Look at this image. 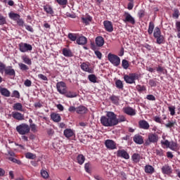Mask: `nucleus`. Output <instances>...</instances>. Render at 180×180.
Here are the masks:
<instances>
[{
	"mask_svg": "<svg viewBox=\"0 0 180 180\" xmlns=\"http://www.w3.org/2000/svg\"><path fill=\"white\" fill-rule=\"evenodd\" d=\"M18 67L20 68V70H21V71H27L29 70V66L25 65V63H18Z\"/></svg>",
	"mask_w": 180,
	"mask_h": 180,
	"instance_id": "obj_43",
	"label": "nucleus"
},
{
	"mask_svg": "<svg viewBox=\"0 0 180 180\" xmlns=\"http://www.w3.org/2000/svg\"><path fill=\"white\" fill-rule=\"evenodd\" d=\"M30 129L33 133H36L37 131V126L35 124H31L30 125Z\"/></svg>",
	"mask_w": 180,
	"mask_h": 180,
	"instance_id": "obj_57",
	"label": "nucleus"
},
{
	"mask_svg": "<svg viewBox=\"0 0 180 180\" xmlns=\"http://www.w3.org/2000/svg\"><path fill=\"white\" fill-rule=\"evenodd\" d=\"M136 91H138V92H144L147 91V88H146V86H141L140 84L136 85Z\"/></svg>",
	"mask_w": 180,
	"mask_h": 180,
	"instance_id": "obj_41",
	"label": "nucleus"
},
{
	"mask_svg": "<svg viewBox=\"0 0 180 180\" xmlns=\"http://www.w3.org/2000/svg\"><path fill=\"white\" fill-rule=\"evenodd\" d=\"M18 47L21 53H27V51L33 50V46L27 43L21 42L18 44Z\"/></svg>",
	"mask_w": 180,
	"mask_h": 180,
	"instance_id": "obj_8",
	"label": "nucleus"
},
{
	"mask_svg": "<svg viewBox=\"0 0 180 180\" xmlns=\"http://www.w3.org/2000/svg\"><path fill=\"white\" fill-rule=\"evenodd\" d=\"M115 86L117 89H123V82L120 79L115 81Z\"/></svg>",
	"mask_w": 180,
	"mask_h": 180,
	"instance_id": "obj_40",
	"label": "nucleus"
},
{
	"mask_svg": "<svg viewBox=\"0 0 180 180\" xmlns=\"http://www.w3.org/2000/svg\"><path fill=\"white\" fill-rule=\"evenodd\" d=\"M108 59L111 64H113L115 67H119L120 65V58L115 54L108 53Z\"/></svg>",
	"mask_w": 180,
	"mask_h": 180,
	"instance_id": "obj_7",
	"label": "nucleus"
},
{
	"mask_svg": "<svg viewBox=\"0 0 180 180\" xmlns=\"http://www.w3.org/2000/svg\"><path fill=\"white\" fill-rule=\"evenodd\" d=\"M123 22L124 23H131V25H136V20L131 15L127 12H124L123 14Z\"/></svg>",
	"mask_w": 180,
	"mask_h": 180,
	"instance_id": "obj_9",
	"label": "nucleus"
},
{
	"mask_svg": "<svg viewBox=\"0 0 180 180\" xmlns=\"http://www.w3.org/2000/svg\"><path fill=\"white\" fill-rule=\"evenodd\" d=\"M103 25L106 32H108L109 33H112V32H113V24H112V22L109 20H105L103 22Z\"/></svg>",
	"mask_w": 180,
	"mask_h": 180,
	"instance_id": "obj_15",
	"label": "nucleus"
},
{
	"mask_svg": "<svg viewBox=\"0 0 180 180\" xmlns=\"http://www.w3.org/2000/svg\"><path fill=\"white\" fill-rule=\"evenodd\" d=\"M44 12L48 13L49 15H54V10H53V7H51L49 4H46L43 6Z\"/></svg>",
	"mask_w": 180,
	"mask_h": 180,
	"instance_id": "obj_23",
	"label": "nucleus"
},
{
	"mask_svg": "<svg viewBox=\"0 0 180 180\" xmlns=\"http://www.w3.org/2000/svg\"><path fill=\"white\" fill-rule=\"evenodd\" d=\"M105 146L108 150H116V142L112 139H107L105 141Z\"/></svg>",
	"mask_w": 180,
	"mask_h": 180,
	"instance_id": "obj_12",
	"label": "nucleus"
},
{
	"mask_svg": "<svg viewBox=\"0 0 180 180\" xmlns=\"http://www.w3.org/2000/svg\"><path fill=\"white\" fill-rule=\"evenodd\" d=\"M11 116L15 120H25V115L18 111L12 112Z\"/></svg>",
	"mask_w": 180,
	"mask_h": 180,
	"instance_id": "obj_16",
	"label": "nucleus"
},
{
	"mask_svg": "<svg viewBox=\"0 0 180 180\" xmlns=\"http://www.w3.org/2000/svg\"><path fill=\"white\" fill-rule=\"evenodd\" d=\"M6 75H9L10 77H15V72L13 68H12L11 66H8L4 70Z\"/></svg>",
	"mask_w": 180,
	"mask_h": 180,
	"instance_id": "obj_21",
	"label": "nucleus"
},
{
	"mask_svg": "<svg viewBox=\"0 0 180 180\" xmlns=\"http://www.w3.org/2000/svg\"><path fill=\"white\" fill-rule=\"evenodd\" d=\"M95 41L97 47H102L105 44V39L101 36L96 37Z\"/></svg>",
	"mask_w": 180,
	"mask_h": 180,
	"instance_id": "obj_22",
	"label": "nucleus"
},
{
	"mask_svg": "<svg viewBox=\"0 0 180 180\" xmlns=\"http://www.w3.org/2000/svg\"><path fill=\"white\" fill-rule=\"evenodd\" d=\"M21 58L25 64H27V65H32V59L29 56L25 55L22 56Z\"/></svg>",
	"mask_w": 180,
	"mask_h": 180,
	"instance_id": "obj_32",
	"label": "nucleus"
},
{
	"mask_svg": "<svg viewBox=\"0 0 180 180\" xmlns=\"http://www.w3.org/2000/svg\"><path fill=\"white\" fill-rule=\"evenodd\" d=\"M68 111L70 112V113H75V112H77V108L74 105H71L69 107Z\"/></svg>",
	"mask_w": 180,
	"mask_h": 180,
	"instance_id": "obj_62",
	"label": "nucleus"
},
{
	"mask_svg": "<svg viewBox=\"0 0 180 180\" xmlns=\"http://www.w3.org/2000/svg\"><path fill=\"white\" fill-rule=\"evenodd\" d=\"M110 101H111L112 103H114V105H119L120 98L117 96L112 95L110 96Z\"/></svg>",
	"mask_w": 180,
	"mask_h": 180,
	"instance_id": "obj_31",
	"label": "nucleus"
},
{
	"mask_svg": "<svg viewBox=\"0 0 180 180\" xmlns=\"http://www.w3.org/2000/svg\"><path fill=\"white\" fill-rule=\"evenodd\" d=\"M77 161L79 165H82V164L85 162V156H84V155H79L77 157Z\"/></svg>",
	"mask_w": 180,
	"mask_h": 180,
	"instance_id": "obj_33",
	"label": "nucleus"
},
{
	"mask_svg": "<svg viewBox=\"0 0 180 180\" xmlns=\"http://www.w3.org/2000/svg\"><path fill=\"white\" fill-rule=\"evenodd\" d=\"M172 17L175 19H178V18H179V10H178V8L174 9V13L172 14Z\"/></svg>",
	"mask_w": 180,
	"mask_h": 180,
	"instance_id": "obj_49",
	"label": "nucleus"
},
{
	"mask_svg": "<svg viewBox=\"0 0 180 180\" xmlns=\"http://www.w3.org/2000/svg\"><path fill=\"white\" fill-rule=\"evenodd\" d=\"M154 22H150L149 25H148V34H153V32H154Z\"/></svg>",
	"mask_w": 180,
	"mask_h": 180,
	"instance_id": "obj_38",
	"label": "nucleus"
},
{
	"mask_svg": "<svg viewBox=\"0 0 180 180\" xmlns=\"http://www.w3.org/2000/svg\"><path fill=\"white\" fill-rule=\"evenodd\" d=\"M38 78H39V79H41L42 81H48V80H49V79H47V77L45 76V75H43V74H39V75H38Z\"/></svg>",
	"mask_w": 180,
	"mask_h": 180,
	"instance_id": "obj_63",
	"label": "nucleus"
},
{
	"mask_svg": "<svg viewBox=\"0 0 180 180\" xmlns=\"http://www.w3.org/2000/svg\"><path fill=\"white\" fill-rule=\"evenodd\" d=\"M124 113L129 115V116H136V110L131 107H125L123 108Z\"/></svg>",
	"mask_w": 180,
	"mask_h": 180,
	"instance_id": "obj_18",
	"label": "nucleus"
},
{
	"mask_svg": "<svg viewBox=\"0 0 180 180\" xmlns=\"http://www.w3.org/2000/svg\"><path fill=\"white\" fill-rule=\"evenodd\" d=\"M153 120L155 122H156V123H160V124H164V121H162V120L161 119V117H158V116H155L153 119Z\"/></svg>",
	"mask_w": 180,
	"mask_h": 180,
	"instance_id": "obj_56",
	"label": "nucleus"
},
{
	"mask_svg": "<svg viewBox=\"0 0 180 180\" xmlns=\"http://www.w3.org/2000/svg\"><path fill=\"white\" fill-rule=\"evenodd\" d=\"M40 174H41L42 178H44V179H47L49 176V172H47V171H46L44 169H41L40 172Z\"/></svg>",
	"mask_w": 180,
	"mask_h": 180,
	"instance_id": "obj_47",
	"label": "nucleus"
},
{
	"mask_svg": "<svg viewBox=\"0 0 180 180\" xmlns=\"http://www.w3.org/2000/svg\"><path fill=\"white\" fill-rule=\"evenodd\" d=\"M155 169L153 166L148 165L145 166V172L146 174H154Z\"/></svg>",
	"mask_w": 180,
	"mask_h": 180,
	"instance_id": "obj_30",
	"label": "nucleus"
},
{
	"mask_svg": "<svg viewBox=\"0 0 180 180\" xmlns=\"http://www.w3.org/2000/svg\"><path fill=\"white\" fill-rule=\"evenodd\" d=\"M136 79H139V74L137 73H129L124 75V81L127 84H136Z\"/></svg>",
	"mask_w": 180,
	"mask_h": 180,
	"instance_id": "obj_6",
	"label": "nucleus"
},
{
	"mask_svg": "<svg viewBox=\"0 0 180 180\" xmlns=\"http://www.w3.org/2000/svg\"><path fill=\"white\" fill-rule=\"evenodd\" d=\"M90 167H91V163L87 162L84 165V169L86 172H87L88 174L91 172V169H89Z\"/></svg>",
	"mask_w": 180,
	"mask_h": 180,
	"instance_id": "obj_59",
	"label": "nucleus"
},
{
	"mask_svg": "<svg viewBox=\"0 0 180 180\" xmlns=\"http://www.w3.org/2000/svg\"><path fill=\"white\" fill-rule=\"evenodd\" d=\"M6 25V18L0 14V25Z\"/></svg>",
	"mask_w": 180,
	"mask_h": 180,
	"instance_id": "obj_50",
	"label": "nucleus"
},
{
	"mask_svg": "<svg viewBox=\"0 0 180 180\" xmlns=\"http://www.w3.org/2000/svg\"><path fill=\"white\" fill-rule=\"evenodd\" d=\"M82 71L85 72H89V74H94V69L92 68H89V65L86 63H83L80 65Z\"/></svg>",
	"mask_w": 180,
	"mask_h": 180,
	"instance_id": "obj_17",
	"label": "nucleus"
},
{
	"mask_svg": "<svg viewBox=\"0 0 180 180\" xmlns=\"http://www.w3.org/2000/svg\"><path fill=\"white\" fill-rule=\"evenodd\" d=\"M156 71L158 72V74H165V72H167V70H165L164 68L158 65V67L156 68Z\"/></svg>",
	"mask_w": 180,
	"mask_h": 180,
	"instance_id": "obj_48",
	"label": "nucleus"
},
{
	"mask_svg": "<svg viewBox=\"0 0 180 180\" xmlns=\"http://www.w3.org/2000/svg\"><path fill=\"white\" fill-rule=\"evenodd\" d=\"M8 160L9 161H11V162H14L15 164H18V165H21L22 162L20 160L15 159V157H9L8 158Z\"/></svg>",
	"mask_w": 180,
	"mask_h": 180,
	"instance_id": "obj_39",
	"label": "nucleus"
},
{
	"mask_svg": "<svg viewBox=\"0 0 180 180\" xmlns=\"http://www.w3.org/2000/svg\"><path fill=\"white\" fill-rule=\"evenodd\" d=\"M153 37L156 39L157 44H164L165 43V37L161 33V30L158 27H155L153 32Z\"/></svg>",
	"mask_w": 180,
	"mask_h": 180,
	"instance_id": "obj_3",
	"label": "nucleus"
},
{
	"mask_svg": "<svg viewBox=\"0 0 180 180\" xmlns=\"http://www.w3.org/2000/svg\"><path fill=\"white\" fill-rule=\"evenodd\" d=\"M168 109L171 116H174L175 115V106H169L168 107Z\"/></svg>",
	"mask_w": 180,
	"mask_h": 180,
	"instance_id": "obj_60",
	"label": "nucleus"
},
{
	"mask_svg": "<svg viewBox=\"0 0 180 180\" xmlns=\"http://www.w3.org/2000/svg\"><path fill=\"white\" fill-rule=\"evenodd\" d=\"M77 44H79V46H85L87 43V39L86 37H79L77 39Z\"/></svg>",
	"mask_w": 180,
	"mask_h": 180,
	"instance_id": "obj_25",
	"label": "nucleus"
},
{
	"mask_svg": "<svg viewBox=\"0 0 180 180\" xmlns=\"http://www.w3.org/2000/svg\"><path fill=\"white\" fill-rule=\"evenodd\" d=\"M162 174L163 175H171L172 174L173 170L172 167L169 166V165L167 164L162 167L161 168Z\"/></svg>",
	"mask_w": 180,
	"mask_h": 180,
	"instance_id": "obj_11",
	"label": "nucleus"
},
{
	"mask_svg": "<svg viewBox=\"0 0 180 180\" xmlns=\"http://www.w3.org/2000/svg\"><path fill=\"white\" fill-rule=\"evenodd\" d=\"M139 129H143V130H148L150 129V124L146 120H141L139 122Z\"/></svg>",
	"mask_w": 180,
	"mask_h": 180,
	"instance_id": "obj_14",
	"label": "nucleus"
},
{
	"mask_svg": "<svg viewBox=\"0 0 180 180\" xmlns=\"http://www.w3.org/2000/svg\"><path fill=\"white\" fill-rule=\"evenodd\" d=\"M82 20L83 23H84L86 25H89V22H92V17L88 16L86 18H82Z\"/></svg>",
	"mask_w": 180,
	"mask_h": 180,
	"instance_id": "obj_42",
	"label": "nucleus"
},
{
	"mask_svg": "<svg viewBox=\"0 0 180 180\" xmlns=\"http://www.w3.org/2000/svg\"><path fill=\"white\" fill-rule=\"evenodd\" d=\"M141 158V156L139 153H134L131 156V160L134 164H137L138 162H140Z\"/></svg>",
	"mask_w": 180,
	"mask_h": 180,
	"instance_id": "obj_28",
	"label": "nucleus"
},
{
	"mask_svg": "<svg viewBox=\"0 0 180 180\" xmlns=\"http://www.w3.org/2000/svg\"><path fill=\"white\" fill-rule=\"evenodd\" d=\"M160 144H162V146H166V147L167 148H169V146L171 145V142H169L168 140L161 141Z\"/></svg>",
	"mask_w": 180,
	"mask_h": 180,
	"instance_id": "obj_55",
	"label": "nucleus"
},
{
	"mask_svg": "<svg viewBox=\"0 0 180 180\" xmlns=\"http://www.w3.org/2000/svg\"><path fill=\"white\" fill-rule=\"evenodd\" d=\"M8 17L11 20H14V22H16L17 25H18L21 27H25V21L22 18H20V15L13 13V11H11L8 13Z\"/></svg>",
	"mask_w": 180,
	"mask_h": 180,
	"instance_id": "obj_5",
	"label": "nucleus"
},
{
	"mask_svg": "<svg viewBox=\"0 0 180 180\" xmlns=\"http://www.w3.org/2000/svg\"><path fill=\"white\" fill-rule=\"evenodd\" d=\"M88 112V108L84 105H79L77 107L76 113L77 115H85Z\"/></svg>",
	"mask_w": 180,
	"mask_h": 180,
	"instance_id": "obj_20",
	"label": "nucleus"
},
{
	"mask_svg": "<svg viewBox=\"0 0 180 180\" xmlns=\"http://www.w3.org/2000/svg\"><path fill=\"white\" fill-rule=\"evenodd\" d=\"M51 118L56 122L58 123L59 122H61V116L60 114L57 113H52L51 114Z\"/></svg>",
	"mask_w": 180,
	"mask_h": 180,
	"instance_id": "obj_26",
	"label": "nucleus"
},
{
	"mask_svg": "<svg viewBox=\"0 0 180 180\" xmlns=\"http://www.w3.org/2000/svg\"><path fill=\"white\" fill-rule=\"evenodd\" d=\"M13 110H16V112H25L23 109V105L20 103H14L13 105Z\"/></svg>",
	"mask_w": 180,
	"mask_h": 180,
	"instance_id": "obj_24",
	"label": "nucleus"
},
{
	"mask_svg": "<svg viewBox=\"0 0 180 180\" xmlns=\"http://www.w3.org/2000/svg\"><path fill=\"white\" fill-rule=\"evenodd\" d=\"M177 148H178V143H176V142H174V141H171L170 142V146L169 147V148L170 150H172L173 151H175Z\"/></svg>",
	"mask_w": 180,
	"mask_h": 180,
	"instance_id": "obj_44",
	"label": "nucleus"
},
{
	"mask_svg": "<svg viewBox=\"0 0 180 180\" xmlns=\"http://www.w3.org/2000/svg\"><path fill=\"white\" fill-rule=\"evenodd\" d=\"M66 98H77V93L74 91H68L63 94Z\"/></svg>",
	"mask_w": 180,
	"mask_h": 180,
	"instance_id": "obj_36",
	"label": "nucleus"
},
{
	"mask_svg": "<svg viewBox=\"0 0 180 180\" xmlns=\"http://www.w3.org/2000/svg\"><path fill=\"white\" fill-rule=\"evenodd\" d=\"M16 131L21 136H26L30 133V127L26 123H22L15 128Z\"/></svg>",
	"mask_w": 180,
	"mask_h": 180,
	"instance_id": "obj_4",
	"label": "nucleus"
},
{
	"mask_svg": "<svg viewBox=\"0 0 180 180\" xmlns=\"http://www.w3.org/2000/svg\"><path fill=\"white\" fill-rule=\"evenodd\" d=\"M100 122L104 127H113V126H117L122 122H126V117L120 115L117 118V115L115 112L108 111L105 115L101 116Z\"/></svg>",
	"mask_w": 180,
	"mask_h": 180,
	"instance_id": "obj_1",
	"label": "nucleus"
},
{
	"mask_svg": "<svg viewBox=\"0 0 180 180\" xmlns=\"http://www.w3.org/2000/svg\"><path fill=\"white\" fill-rule=\"evenodd\" d=\"M148 84H149L150 86H152V87L157 86V81H155L153 79H149Z\"/></svg>",
	"mask_w": 180,
	"mask_h": 180,
	"instance_id": "obj_58",
	"label": "nucleus"
},
{
	"mask_svg": "<svg viewBox=\"0 0 180 180\" xmlns=\"http://www.w3.org/2000/svg\"><path fill=\"white\" fill-rule=\"evenodd\" d=\"M58 5L62 6H65L67 5L68 0H56Z\"/></svg>",
	"mask_w": 180,
	"mask_h": 180,
	"instance_id": "obj_52",
	"label": "nucleus"
},
{
	"mask_svg": "<svg viewBox=\"0 0 180 180\" xmlns=\"http://www.w3.org/2000/svg\"><path fill=\"white\" fill-rule=\"evenodd\" d=\"M25 158H27L28 160H34L36 159V155L30 152H28L25 153Z\"/></svg>",
	"mask_w": 180,
	"mask_h": 180,
	"instance_id": "obj_46",
	"label": "nucleus"
},
{
	"mask_svg": "<svg viewBox=\"0 0 180 180\" xmlns=\"http://www.w3.org/2000/svg\"><path fill=\"white\" fill-rule=\"evenodd\" d=\"M175 125V121H168L167 124H165V127H167L169 129H171V127H174Z\"/></svg>",
	"mask_w": 180,
	"mask_h": 180,
	"instance_id": "obj_53",
	"label": "nucleus"
},
{
	"mask_svg": "<svg viewBox=\"0 0 180 180\" xmlns=\"http://www.w3.org/2000/svg\"><path fill=\"white\" fill-rule=\"evenodd\" d=\"M63 134L67 139H70V137H72L74 136V131L71 129H66L63 131Z\"/></svg>",
	"mask_w": 180,
	"mask_h": 180,
	"instance_id": "obj_27",
	"label": "nucleus"
},
{
	"mask_svg": "<svg viewBox=\"0 0 180 180\" xmlns=\"http://www.w3.org/2000/svg\"><path fill=\"white\" fill-rule=\"evenodd\" d=\"M122 65L124 70H127V68H129V67L130 66V65L129 64V61L126 59L122 60Z\"/></svg>",
	"mask_w": 180,
	"mask_h": 180,
	"instance_id": "obj_45",
	"label": "nucleus"
},
{
	"mask_svg": "<svg viewBox=\"0 0 180 180\" xmlns=\"http://www.w3.org/2000/svg\"><path fill=\"white\" fill-rule=\"evenodd\" d=\"M68 37L71 41H77L78 39V37H77V34L75 33H69Z\"/></svg>",
	"mask_w": 180,
	"mask_h": 180,
	"instance_id": "obj_35",
	"label": "nucleus"
},
{
	"mask_svg": "<svg viewBox=\"0 0 180 180\" xmlns=\"http://www.w3.org/2000/svg\"><path fill=\"white\" fill-rule=\"evenodd\" d=\"M0 93L3 96H6V98H9L11 96V91L8 90L6 88H1Z\"/></svg>",
	"mask_w": 180,
	"mask_h": 180,
	"instance_id": "obj_29",
	"label": "nucleus"
},
{
	"mask_svg": "<svg viewBox=\"0 0 180 180\" xmlns=\"http://www.w3.org/2000/svg\"><path fill=\"white\" fill-rule=\"evenodd\" d=\"M63 54L65 57H72V52L65 48L63 49Z\"/></svg>",
	"mask_w": 180,
	"mask_h": 180,
	"instance_id": "obj_34",
	"label": "nucleus"
},
{
	"mask_svg": "<svg viewBox=\"0 0 180 180\" xmlns=\"http://www.w3.org/2000/svg\"><path fill=\"white\" fill-rule=\"evenodd\" d=\"M24 85L25 86H27V87H30V86H32V81L29 79H27L25 82H24Z\"/></svg>",
	"mask_w": 180,
	"mask_h": 180,
	"instance_id": "obj_61",
	"label": "nucleus"
},
{
	"mask_svg": "<svg viewBox=\"0 0 180 180\" xmlns=\"http://www.w3.org/2000/svg\"><path fill=\"white\" fill-rule=\"evenodd\" d=\"M6 70V65L0 61V72L1 74H4V71Z\"/></svg>",
	"mask_w": 180,
	"mask_h": 180,
	"instance_id": "obj_51",
	"label": "nucleus"
},
{
	"mask_svg": "<svg viewBox=\"0 0 180 180\" xmlns=\"http://www.w3.org/2000/svg\"><path fill=\"white\" fill-rule=\"evenodd\" d=\"M88 79L90 81V82H93V84H96L98 77H96L95 75L91 74L88 76Z\"/></svg>",
	"mask_w": 180,
	"mask_h": 180,
	"instance_id": "obj_37",
	"label": "nucleus"
},
{
	"mask_svg": "<svg viewBox=\"0 0 180 180\" xmlns=\"http://www.w3.org/2000/svg\"><path fill=\"white\" fill-rule=\"evenodd\" d=\"M133 141H134V143H136V144L141 145L144 143V138L139 134H136L134 136Z\"/></svg>",
	"mask_w": 180,
	"mask_h": 180,
	"instance_id": "obj_19",
	"label": "nucleus"
},
{
	"mask_svg": "<svg viewBox=\"0 0 180 180\" xmlns=\"http://www.w3.org/2000/svg\"><path fill=\"white\" fill-rule=\"evenodd\" d=\"M117 157L124 158V160H129L130 158V155L124 149L118 150L117 151Z\"/></svg>",
	"mask_w": 180,
	"mask_h": 180,
	"instance_id": "obj_13",
	"label": "nucleus"
},
{
	"mask_svg": "<svg viewBox=\"0 0 180 180\" xmlns=\"http://www.w3.org/2000/svg\"><path fill=\"white\" fill-rule=\"evenodd\" d=\"M160 140V136L156 133H149L148 135V139L145 140L144 146L146 147L151 146V144H157Z\"/></svg>",
	"mask_w": 180,
	"mask_h": 180,
	"instance_id": "obj_2",
	"label": "nucleus"
},
{
	"mask_svg": "<svg viewBox=\"0 0 180 180\" xmlns=\"http://www.w3.org/2000/svg\"><path fill=\"white\" fill-rule=\"evenodd\" d=\"M56 89L60 95H64L67 93V84L64 82H59L56 84Z\"/></svg>",
	"mask_w": 180,
	"mask_h": 180,
	"instance_id": "obj_10",
	"label": "nucleus"
},
{
	"mask_svg": "<svg viewBox=\"0 0 180 180\" xmlns=\"http://www.w3.org/2000/svg\"><path fill=\"white\" fill-rule=\"evenodd\" d=\"M12 98H17V99H19L20 98V94L19 91L15 90L13 92V94L11 95Z\"/></svg>",
	"mask_w": 180,
	"mask_h": 180,
	"instance_id": "obj_54",
	"label": "nucleus"
},
{
	"mask_svg": "<svg viewBox=\"0 0 180 180\" xmlns=\"http://www.w3.org/2000/svg\"><path fill=\"white\" fill-rule=\"evenodd\" d=\"M155 153L160 157H162V155H164V150H162V149H157Z\"/></svg>",
	"mask_w": 180,
	"mask_h": 180,
	"instance_id": "obj_64",
	"label": "nucleus"
}]
</instances>
